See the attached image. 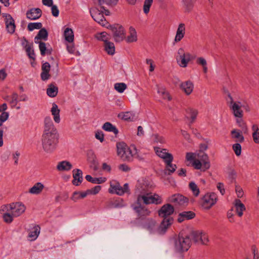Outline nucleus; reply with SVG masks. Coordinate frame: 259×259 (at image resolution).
Returning a JSON list of instances; mask_svg holds the SVG:
<instances>
[{
    "instance_id": "nucleus-8",
    "label": "nucleus",
    "mask_w": 259,
    "mask_h": 259,
    "mask_svg": "<svg viewBox=\"0 0 259 259\" xmlns=\"http://www.w3.org/2000/svg\"><path fill=\"white\" fill-rule=\"evenodd\" d=\"M25 209L24 205L19 203L3 205L0 207V211H10L15 217L20 215Z\"/></svg>"
},
{
    "instance_id": "nucleus-27",
    "label": "nucleus",
    "mask_w": 259,
    "mask_h": 259,
    "mask_svg": "<svg viewBox=\"0 0 259 259\" xmlns=\"http://www.w3.org/2000/svg\"><path fill=\"white\" fill-rule=\"evenodd\" d=\"M52 115L53 116V119L55 122L59 123L60 122V110L58 108V105L54 103L52 104V107L51 110Z\"/></svg>"
},
{
    "instance_id": "nucleus-37",
    "label": "nucleus",
    "mask_w": 259,
    "mask_h": 259,
    "mask_svg": "<svg viewBox=\"0 0 259 259\" xmlns=\"http://www.w3.org/2000/svg\"><path fill=\"white\" fill-rule=\"evenodd\" d=\"M201 231H195L191 232L188 237H190V240H192L195 243H200Z\"/></svg>"
},
{
    "instance_id": "nucleus-18",
    "label": "nucleus",
    "mask_w": 259,
    "mask_h": 259,
    "mask_svg": "<svg viewBox=\"0 0 259 259\" xmlns=\"http://www.w3.org/2000/svg\"><path fill=\"white\" fill-rule=\"evenodd\" d=\"M119 0H94L95 4H98L101 8L105 10V5H107L109 7H114L116 5Z\"/></svg>"
},
{
    "instance_id": "nucleus-63",
    "label": "nucleus",
    "mask_w": 259,
    "mask_h": 259,
    "mask_svg": "<svg viewBox=\"0 0 259 259\" xmlns=\"http://www.w3.org/2000/svg\"><path fill=\"white\" fill-rule=\"evenodd\" d=\"M251 250L253 254V259H259V255L257 253V250L255 245L251 246Z\"/></svg>"
},
{
    "instance_id": "nucleus-47",
    "label": "nucleus",
    "mask_w": 259,
    "mask_h": 259,
    "mask_svg": "<svg viewBox=\"0 0 259 259\" xmlns=\"http://www.w3.org/2000/svg\"><path fill=\"white\" fill-rule=\"evenodd\" d=\"M153 0H145L143 6V11L146 14L149 12L150 8L153 3Z\"/></svg>"
},
{
    "instance_id": "nucleus-36",
    "label": "nucleus",
    "mask_w": 259,
    "mask_h": 259,
    "mask_svg": "<svg viewBox=\"0 0 259 259\" xmlns=\"http://www.w3.org/2000/svg\"><path fill=\"white\" fill-rule=\"evenodd\" d=\"M36 44H39V49L40 52V54L42 56H45L46 54H51L52 49H47V45L45 42L43 41H39V42H37Z\"/></svg>"
},
{
    "instance_id": "nucleus-50",
    "label": "nucleus",
    "mask_w": 259,
    "mask_h": 259,
    "mask_svg": "<svg viewBox=\"0 0 259 259\" xmlns=\"http://www.w3.org/2000/svg\"><path fill=\"white\" fill-rule=\"evenodd\" d=\"M9 116V113L8 112L5 111L2 113L0 115V126L8 119Z\"/></svg>"
},
{
    "instance_id": "nucleus-12",
    "label": "nucleus",
    "mask_w": 259,
    "mask_h": 259,
    "mask_svg": "<svg viewBox=\"0 0 259 259\" xmlns=\"http://www.w3.org/2000/svg\"><path fill=\"white\" fill-rule=\"evenodd\" d=\"M168 201L178 206H186L188 204V198L180 194H175L168 197Z\"/></svg>"
},
{
    "instance_id": "nucleus-59",
    "label": "nucleus",
    "mask_w": 259,
    "mask_h": 259,
    "mask_svg": "<svg viewBox=\"0 0 259 259\" xmlns=\"http://www.w3.org/2000/svg\"><path fill=\"white\" fill-rule=\"evenodd\" d=\"M196 63L198 64L201 65L202 67L207 65L206 61L203 57H199V58H198L197 60H196Z\"/></svg>"
},
{
    "instance_id": "nucleus-28",
    "label": "nucleus",
    "mask_w": 259,
    "mask_h": 259,
    "mask_svg": "<svg viewBox=\"0 0 259 259\" xmlns=\"http://www.w3.org/2000/svg\"><path fill=\"white\" fill-rule=\"evenodd\" d=\"M234 206L236 209V212L239 217L243 215V212L245 210V205L241 202L239 199H236L234 201Z\"/></svg>"
},
{
    "instance_id": "nucleus-53",
    "label": "nucleus",
    "mask_w": 259,
    "mask_h": 259,
    "mask_svg": "<svg viewBox=\"0 0 259 259\" xmlns=\"http://www.w3.org/2000/svg\"><path fill=\"white\" fill-rule=\"evenodd\" d=\"M101 187L99 185L96 186L94 188L88 189L89 191L90 192V194H96L99 192V191L101 190Z\"/></svg>"
},
{
    "instance_id": "nucleus-42",
    "label": "nucleus",
    "mask_w": 259,
    "mask_h": 259,
    "mask_svg": "<svg viewBox=\"0 0 259 259\" xmlns=\"http://www.w3.org/2000/svg\"><path fill=\"white\" fill-rule=\"evenodd\" d=\"M1 212H3L4 214L3 215V218L4 222L7 224L11 223L15 218L14 216L13 215V214L11 213L10 211H1Z\"/></svg>"
},
{
    "instance_id": "nucleus-5",
    "label": "nucleus",
    "mask_w": 259,
    "mask_h": 259,
    "mask_svg": "<svg viewBox=\"0 0 259 259\" xmlns=\"http://www.w3.org/2000/svg\"><path fill=\"white\" fill-rule=\"evenodd\" d=\"M197 159H195L192 165L196 169H201L205 171L210 166V162L207 155L203 151H199L196 153Z\"/></svg>"
},
{
    "instance_id": "nucleus-4",
    "label": "nucleus",
    "mask_w": 259,
    "mask_h": 259,
    "mask_svg": "<svg viewBox=\"0 0 259 259\" xmlns=\"http://www.w3.org/2000/svg\"><path fill=\"white\" fill-rule=\"evenodd\" d=\"M117 155L125 161H132L133 157L137 154V149L135 145L128 147L124 143L117 144Z\"/></svg>"
},
{
    "instance_id": "nucleus-58",
    "label": "nucleus",
    "mask_w": 259,
    "mask_h": 259,
    "mask_svg": "<svg viewBox=\"0 0 259 259\" xmlns=\"http://www.w3.org/2000/svg\"><path fill=\"white\" fill-rule=\"evenodd\" d=\"M35 15H33V20L37 19L41 17L42 12L39 8H35L34 9Z\"/></svg>"
},
{
    "instance_id": "nucleus-56",
    "label": "nucleus",
    "mask_w": 259,
    "mask_h": 259,
    "mask_svg": "<svg viewBox=\"0 0 259 259\" xmlns=\"http://www.w3.org/2000/svg\"><path fill=\"white\" fill-rule=\"evenodd\" d=\"M217 188L219 190L220 193L224 195L225 193V189L223 183L219 182L217 185Z\"/></svg>"
},
{
    "instance_id": "nucleus-64",
    "label": "nucleus",
    "mask_w": 259,
    "mask_h": 259,
    "mask_svg": "<svg viewBox=\"0 0 259 259\" xmlns=\"http://www.w3.org/2000/svg\"><path fill=\"white\" fill-rule=\"evenodd\" d=\"M95 137L96 139L100 140L101 142H103L104 139V134H103L102 132H97L96 133Z\"/></svg>"
},
{
    "instance_id": "nucleus-13",
    "label": "nucleus",
    "mask_w": 259,
    "mask_h": 259,
    "mask_svg": "<svg viewBox=\"0 0 259 259\" xmlns=\"http://www.w3.org/2000/svg\"><path fill=\"white\" fill-rule=\"evenodd\" d=\"M3 16L5 18L4 21L7 31L10 34H13L16 29L15 20L10 14H3Z\"/></svg>"
},
{
    "instance_id": "nucleus-45",
    "label": "nucleus",
    "mask_w": 259,
    "mask_h": 259,
    "mask_svg": "<svg viewBox=\"0 0 259 259\" xmlns=\"http://www.w3.org/2000/svg\"><path fill=\"white\" fill-rule=\"evenodd\" d=\"M44 188V185L39 182L36 183L33 185V194H40Z\"/></svg>"
},
{
    "instance_id": "nucleus-48",
    "label": "nucleus",
    "mask_w": 259,
    "mask_h": 259,
    "mask_svg": "<svg viewBox=\"0 0 259 259\" xmlns=\"http://www.w3.org/2000/svg\"><path fill=\"white\" fill-rule=\"evenodd\" d=\"M209 242L208 235L201 231L200 243L203 245H207Z\"/></svg>"
},
{
    "instance_id": "nucleus-6",
    "label": "nucleus",
    "mask_w": 259,
    "mask_h": 259,
    "mask_svg": "<svg viewBox=\"0 0 259 259\" xmlns=\"http://www.w3.org/2000/svg\"><path fill=\"white\" fill-rule=\"evenodd\" d=\"M175 249L177 252L187 251L191 246V240L188 235L185 237L179 235L175 240Z\"/></svg>"
},
{
    "instance_id": "nucleus-62",
    "label": "nucleus",
    "mask_w": 259,
    "mask_h": 259,
    "mask_svg": "<svg viewBox=\"0 0 259 259\" xmlns=\"http://www.w3.org/2000/svg\"><path fill=\"white\" fill-rule=\"evenodd\" d=\"M235 190L238 197L241 198L243 195L242 189L239 186H236Z\"/></svg>"
},
{
    "instance_id": "nucleus-38",
    "label": "nucleus",
    "mask_w": 259,
    "mask_h": 259,
    "mask_svg": "<svg viewBox=\"0 0 259 259\" xmlns=\"http://www.w3.org/2000/svg\"><path fill=\"white\" fill-rule=\"evenodd\" d=\"M58 92L57 87L51 84L47 90V95L50 97H55L57 96Z\"/></svg>"
},
{
    "instance_id": "nucleus-19",
    "label": "nucleus",
    "mask_w": 259,
    "mask_h": 259,
    "mask_svg": "<svg viewBox=\"0 0 259 259\" xmlns=\"http://www.w3.org/2000/svg\"><path fill=\"white\" fill-rule=\"evenodd\" d=\"M242 106L240 102L234 103L233 106H230V109L233 111L234 115L238 118H242L243 116V111L241 107Z\"/></svg>"
},
{
    "instance_id": "nucleus-35",
    "label": "nucleus",
    "mask_w": 259,
    "mask_h": 259,
    "mask_svg": "<svg viewBox=\"0 0 259 259\" xmlns=\"http://www.w3.org/2000/svg\"><path fill=\"white\" fill-rule=\"evenodd\" d=\"M158 94L163 99H167L168 101L171 100V98L169 96L168 93L166 91L165 89L157 85Z\"/></svg>"
},
{
    "instance_id": "nucleus-54",
    "label": "nucleus",
    "mask_w": 259,
    "mask_h": 259,
    "mask_svg": "<svg viewBox=\"0 0 259 259\" xmlns=\"http://www.w3.org/2000/svg\"><path fill=\"white\" fill-rule=\"evenodd\" d=\"M40 231V228L38 226L33 227V240L38 236Z\"/></svg>"
},
{
    "instance_id": "nucleus-49",
    "label": "nucleus",
    "mask_w": 259,
    "mask_h": 259,
    "mask_svg": "<svg viewBox=\"0 0 259 259\" xmlns=\"http://www.w3.org/2000/svg\"><path fill=\"white\" fill-rule=\"evenodd\" d=\"M232 148L235 153V154L238 156L241 155V146L239 143H236L232 146Z\"/></svg>"
},
{
    "instance_id": "nucleus-29",
    "label": "nucleus",
    "mask_w": 259,
    "mask_h": 259,
    "mask_svg": "<svg viewBox=\"0 0 259 259\" xmlns=\"http://www.w3.org/2000/svg\"><path fill=\"white\" fill-rule=\"evenodd\" d=\"M118 116L126 121H132L135 119V113L131 111L120 113Z\"/></svg>"
},
{
    "instance_id": "nucleus-2",
    "label": "nucleus",
    "mask_w": 259,
    "mask_h": 259,
    "mask_svg": "<svg viewBox=\"0 0 259 259\" xmlns=\"http://www.w3.org/2000/svg\"><path fill=\"white\" fill-rule=\"evenodd\" d=\"M174 212V207L170 204L163 205L158 210V215L163 218V220L157 229V233L159 235H164L173 223L174 219L170 215Z\"/></svg>"
},
{
    "instance_id": "nucleus-14",
    "label": "nucleus",
    "mask_w": 259,
    "mask_h": 259,
    "mask_svg": "<svg viewBox=\"0 0 259 259\" xmlns=\"http://www.w3.org/2000/svg\"><path fill=\"white\" fill-rule=\"evenodd\" d=\"M91 15L94 20L99 24L104 25L105 21L103 14L97 9H93L90 11Z\"/></svg>"
},
{
    "instance_id": "nucleus-60",
    "label": "nucleus",
    "mask_w": 259,
    "mask_h": 259,
    "mask_svg": "<svg viewBox=\"0 0 259 259\" xmlns=\"http://www.w3.org/2000/svg\"><path fill=\"white\" fill-rule=\"evenodd\" d=\"M71 199L74 202H76L79 199H81L80 196V192L75 191L74 192L72 197H71Z\"/></svg>"
},
{
    "instance_id": "nucleus-15",
    "label": "nucleus",
    "mask_w": 259,
    "mask_h": 259,
    "mask_svg": "<svg viewBox=\"0 0 259 259\" xmlns=\"http://www.w3.org/2000/svg\"><path fill=\"white\" fill-rule=\"evenodd\" d=\"M143 204H137L134 206V209L138 213L139 217L150 215L151 211L146 207L143 206Z\"/></svg>"
},
{
    "instance_id": "nucleus-23",
    "label": "nucleus",
    "mask_w": 259,
    "mask_h": 259,
    "mask_svg": "<svg viewBox=\"0 0 259 259\" xmlns=\"http://www.w3.org/2000/svg\"><path fill=\"white\" fill-rule=\"evenodd\" d=\"M145 228L149 231L150 233H155L156 232L159 234L157 233V229L158 227L157 228L156 222L153 219H150L147 220L146 224L145 225Z\"/></svg>"
},
{
    "instance_id": "nucleus-46",
    "label": "nucleus",
    "mask_w": 259,
    "mask_h": 259,
    "mask_svg": "<svg viewBox=\"0 0 259 259\" xmlns=\"http://www.w3.org/2000/svg\"><path fill=\"white\" fill-rule=\"evenodd\" d=\"M126 84L124 83H116L114 84V89L120 93H122L126 89Z\"/></svg>"
},
{
    "instance_id": "nucleus-31",
    "label": "nucleus",
    "mask_w": 259,
    "mask_h": 259,
    "mask_svg": "<svg viewBox=\"0 0 259 259\" xmlns=\"http://www.w3.org/2000/svg\"><path fill=\"white\" fill-rule=\"evenodd\" d=\"M252 131V136L253 142L259 144V128L257 124H253L251 126Z\"/></svg>"
},
{
    "instance_id": "nucleus-9",
    "label": "nucleus",
    "mask_w": 259,
    "mask_h": 259,
    "mask_svg": "<svg viewBox=\"0 0 259 259\" xmlns=\"http://www.w3.org/2000/svg\"><path fill=\"white\" fill-rule=\"evenodd\" d=\"M128 184H125L123 187L121 186L119 182L113 180L110 182L109 192L111 194L115 193L118 195H122L125 193L129 192Z\"/></svg>"
},
{
    "instance_id": "nucleus-17",
    "label": "nucleus",
    "mask_w": 259,
    "mask_h": 259,
    "mask_svg": "<svg viewBox=\"0 0 259 259\" xmlns=\"http://www.w3.org/2000/svg\"><path fill=\"white\" fill-rule=\"evenodd\" d=\"M73 178L72 184L75 186H79L83 180L82 172L79 169H75L72 170Z\"/></svg>"
},
{
    "instance_id": "nucleus-16",
    "label": "nucleus",
    "mask_w": 259,
    "mask_h": 259,
    "mask_svg": "<svg viewBox=\"0 0 259 259\" xmlns=\"http://www.w3.org/2000/svg\"><path fill=\"white\" fill-rule=\"evenodd\" d=\"M156 153L159 157L162 158L164 160L165 163L169 160L174 159L172 154L167 152L166 150L165 149L157 148L156 149Z\"/></svg>"
},
{
    "instance_id": "nucleus-26",
    "label": "nucleus",
    "mask_w": 259,
    "mask_h": 259,
    "mask_svg": "<svg viewBox=\"0 0 259 259\" xmlns=\"http://www.w3.org/2000/svg\"><path fill=\"white\" fill-rule=\"evenodd\" d=\"M185 33V26L184 23H181L179 25L178 28L177 30L176 35L175 36V40L176 42H179L184 37Z\"/></svg>"
},
{
    "instance_id": "nucleus-3",
    "label": "nucleus",
    "mask_w": 259,
    "mask_h": 259,
    "mask_svg": "<svg viewBox=\"0 0 259 259\" xmlns=\"http://www.w3.org/2000/svg\"><path fill=\"white\" fill-rule=\"evenodd\" d=\"M162 203V199L161 196L144 189L138 195L136 201L137 204L145 205L151 204L158 205Z\"/></svg>"
},
{
    "instance_id": "nucleus-11",
    "label": "nucleus",
    "mask_w": 259,
    "mask_h": 259,
    "mask_svg": "<svg viewBox=\"0 0 259 259\" xmlns=\"http://www.w3.org/2000/svg\"><path fill=\"white\" fill-rule=\"evenodd\" d=\"M177 61L182 67H186L188 62L192 59V56L189 53H185L183 48H180L178 51Z\"/></svg>"
},
{
    "instance_id": "nucleus-10",
    "label": "nucleus",
    "mask_w": 259,
    "mask_h": 259,
    "mask_svg": "<svg viewBox=\"0 0 259 259\" xmlns=\"http://www.w3.org/2000/svg\"><path fill=\"white\" fill-rule=\"evenodd\" d=\"M110 27L116 42H120L125 38V32L122 26L118 24H115L110 26Z\"/></svg>"
},
{
    "instance_id": "nucleus-32",
    "label": "nucleus",
    "mask_w": 259,
    "mask_h": 259,
    "mask_svg": "<svg viewBox=\"0 0 259 259\" xmlns=\"http://www.w3.org/2000/svg\"><path fill=\"white\" fill-rule=\"evenodd\" d=\"M172 160L173 159L169 160L165 163V174H167L166 171H168L167 174L171 175L176 171L177 166L176 164L172 163Z\"/></svg>"
},
{
    "instance_id": "nucleus-55",
    "label": "nucleus",
    "mask_w": 259,
    "mask_h": 259,
    "mask_svg": "<svg viewBox=\"0 0 259 259\" xmlns=\"http://www.w3.org/2000/svg\"><path fill=\"white\" fill-rule=\"evenodd\" d=\"M186 158L188 161H194L195 159H197L196 158V153H187L186 154Z\"/></svg>"
},
{
    "instance_id": "nucleus-51",
    "label": "nucleus",
    "mask_w": 259,
    "mask_h": 259,
    "mask_svg": "<svg viewBox=\"0 0 259 259\" xmlns=\"http://www.w3.org/2000/svg\"><path fill=\"white\" fill-rule=\"evenodd\" d=\"M196 0H182L184 5L189 10H191Z\"/></svg>"
},
{
    "instance_id": "nucleus-1",
    "label": "nucleus",
    "mask_w": 259,
    "mask_h": 259,
    "mask_svg": "<svg viewBox=\"0 0 259 259\" xmlns=\"http://www.w3.org/2000/svg\"><path fill=\"white\" fill-rule=\"evenodd\" d=\"M45 128L42 136L41 143L44 151L52 153L56 149L59 142V134L50 117L45 119Z\"/></svg>"
},
{
    "instance_id": "nucleus-41",
    "label": "nucleus",
    "mask_w": 259,
    "mask_h": 259,
    "mask_svg": "<svg viewBox=\"0 0 259 259\" xmlns=\"http://www.w3.org/2000/svg\"><path fill=\"white\" fill-rule=\"evenodd\" d=\"M105 50L109 54L112 55L115 53V47L113 42L108 41L104 44Z\"/></svg>"
},
{
    "instance_id": "nucleus-43",
    "label": "nucleus",
    "mask_w": 259,
    "mask_h": 259,
    "mask_svg": "<svg viewBox=\"0 0 259 259\" xmlns=\"http://www.w3.org/2000/svg\"><path fill=\"white\" fill-rule=\"evenodd\" d=\"M186 113L187 115L191 118L192 120L191 122H193L195 120L198 114V111L197 110L190 108H189L186 110Z\"/></svg>"
},
{
    "instance_id": "nucleus-22",
    "label": "nucleus",
    "mask_w": 259,
    "mask_h": 259,
    "mask_svg": "<svg viewBox=\"0 0 259 259\" xmlns=\"http://www.w3.org/2000/svg\"><path fill=\"white\" fill-rule=\"evenodd\" d=\"M56 168L60 171H69L72 168V165L69 161L64 160L58 162Z\"/></svg>"
},
{
    "instance_id": "nucleus-7",
    "label": "nucleus",
    "mask_w": 259,
    "mask_h": 259,
    "mask_svg": "<svg viewBox=\"0 0 259 259\" xmlns=\"http://www.w3.org/2000/svg\"><path fill=\"white\" fill-rule=\"evenodd\" d=\"M218 201V196L214 192H208L200 199L199 203L205 209H209Z\"/></svg>"
},
{
    "instance_id": "nucleus-40",
    "label": "nucleus",
    "mask_w": 259,
    "mask_h": 259,
    "mask_svg": "<svg viewBox=\"0 0 259 259\" xmlns=\"http://www.w3.org/2000/svg\"><path fill=\"white\" fill-rule=\"evenodd\" d=\"M64 35L66 40L69 42H72L74 40V34L72 30L67 28L64 31Z\"/></svg>"
},
{
    "instance_id": "nucleus-24",
    "label": "nucleus",
    "mask_w": 259,
    "mask_h": 259,
    "mask_svg": "<svg viewBox=\"0 0 259 259\" xmlns=\"http://www.w3.org/2000/svg\"><path fill=\"white\" fill-rule=\"evenodd\" d=\"M48 37V32L47 30L45 28H41L34 38L35 42H39V41H42L41 40H47Z\"/></svg>"
},
{
    "instance_id": "nucleus-57",
    "label": "nucleus",
    "mask_w": 259,
    "mask_h": 259,
    "mask_svg": "<svg viewBox=\"0 0 259 259\" xmlns=\"http://www.w3.org/2000/svg\"><path fill=\"white\" fill-rule=\"evenodd\" d=\"M51 7V11L53 16L58 17L59 13V9L56 5H52Z\"/></svg>"
},
{
    "instance_id": "nucleus-25",
    "label": "nucleus",
    "mask_w": 259,
    "mask_h": 259,
    "mask_svg": "<svg viewBox=\"0 0 259 259\" xmlns=\"http://www.w3.org/2000/svg\"><path fill=\"white\" fill-rule=\"evenodd\" d=\"M180 88L186 94L189 95L192 92L194 85L191 81H186L181 84Z\"/></svg>"
},
{
    "instance_id": "nucleus-21",
    "label": "nucleus",
    "mask_w": 259,
    "mask_h": 259,
    "mask_svg": "<svg viewBox=\"0 0 259 259\" xmlns=\"http://www.w3.org/2000/svg\"><path fill=\"white\" fill-rule=\"evenodd\" d=\"M129 35L124 39L127 43L136 42L138 40L137 31L135 28L130 26L128 30Z\"/></svg>"
},
{
    "instance_id": "nucleus-44",
    "label": "nucleus",
    "mask_w": 259,
    "mask_h": 259,
    "mask_svg": "<svg viewBox=\"0 0 259 259\" xmlns=\"http://www.w3.org/2000/svg\"><path fill=\"white\" fill-rule=\"evenodd\" d=\"M189 186L193 195L196 197L198 196L200 193V191L197 185L194 182H191L189 183Z\"/></svg>"
},
{
    "instance_id": "nucleus-52",
    "label": "nucleus",
    "mask_w": 259,
    "mask_h": 259,
    "mask_svg": "<svg viewBox=\"0 0 259 259\" xmlns=\"http://www.w3.org/2000/svg\"><path fill=\"white\" fill-rule=\"evenodd\" d=\"M226 93L227 94L228 98H227V102L228 105H229V107L230 106H233L234 103H237V102H234L233 100V99L232 97L231 96V94L228 91L226 92Z\"/></svg>"
},
{
    "instance_id": "nucleus-33",
    "label": "nucleus",
    "mask_w": 259,
    "mask_h": 259,
    "mask_svg": "<svg viewBox=\"0 0 259 259\" xmlns=\"http://www.w3.org/2000/svg\"><path fill=\"white\" fill-rule=\"evenodd\" d=\"M232 138L236 139L237 142L242 143L244 141V138L243 135L241 134V132L237 130H233L231 132Z\"/></svg>"
},
{
    "instance_id": "nucleus-20",
    "label": "nucleus",
    "mask_w": 259,
    "mask_h": 259,
    "mask_svg": "<svg viewBox=\"0 0 259 259\" xmlns=\"http://www.w3.org/2000/svg\"><path fill=\"white\" fill-rule=\"evenodd\" d=\"M195 213L192 211H183L180 213L178 218V222L182 223L185 220H188L194 218Z\"/></svg>"
},
{
    "instance_id": "nucleus-39",
    "label": "nucleus",
    "mask_w": 259,
    "mask_h": 259,
    "mask_svg": "<svg viewBox=\"0 0 259 259\" xmlns=\"http://www.w3.org/2000/svg\"><path fill=\"white\" fill-rule=\"evenodd\" d=\"M96 37L98 40L104 41L105 44L109 41V40L111 38V36L106 32H102L97 34Z\"/></svg>"
},
{
    "instance_id": "nucleus-34",
    "label": "nucleus",
    "mask_w": 259,
    "mask_h": 259,
    "mask_svg": "<svg viewBox=\"0 0 259 259\" xmlns=\"http://www.w3.org/2000/svg\"><path fill=\"white\" fill-rule=\"evenodd\" d=\"M102 128L106 131L113 132L115 135H117L118 133L117 128L109 122H105L103 124Z\"/></svg>"
},
{
    "instance_id": "nucleus-30",
    "label": "nucleus",
    "mask_w": 259,
    "mask_h": 259,
    "mask_svg": "<svg viewBox=\"0 0 259 259\" xmlns=\"http://www.w3.org/2000/svg\"><path fill=\"white\" fill-rule=\"evenodd\" d=\"M22 45L29 58L30 59L32 58V53L31 52V44L28 42V41L25 38H23L22 40Z\"/></svg>"
},
{
    "instance_id": "nucleus-61",
    "label": "nucleus",
    "mask_w": 259,
    "mask_h": 259,
    "mask_svg": "<svg viewBox=\"0 0 259 259\" xmlns=\"http://www.w3.org/2000/svg\"><path fill=\"white\" fill-rule=\"evenodd\" d=\"M8 74L5 69L0 70V81H4L7 77Z\"/></svg>"
}]
</instances>
